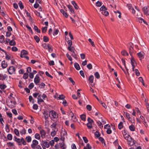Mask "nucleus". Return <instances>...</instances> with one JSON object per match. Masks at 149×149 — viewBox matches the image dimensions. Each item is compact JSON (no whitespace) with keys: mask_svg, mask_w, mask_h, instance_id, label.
I'll return each instance as SVG.
<instances>
[{"mask_svg":"<svg viewBox=\"0 0 149 149\" xmlns=\"http://www.w3.org/2000/svg\"><path fill=\"white\" fill-rule=\"evenodd\" d=\"M140 117L143 120V123L144 124V125L146 127H147L148 126L146 124L147 123L146 120L145 119L144 117L142 116L141 115L140 116Z\"/></svg>","mask_w":149,"mask_h":149,"instance_id":"nucleus-13","label":"nucleus"},{"mask_svg":"<svg viewBox=\"0 0 149 149\" xmlns=\"http://www.w3.org/2000/svg\"><path fill=\"white\" fill-rule=\"evenodd\" d=\"M124 137L127 141H130V140H129V139H131V137L129 135H127V134H125L124 135Z\"/></svg>","mask_w":149,"mask_h":149,"instance_id":"nucleus-16","label":"nucleus"},{"mask_svg":"<svg viewBox=\"0 0 149 149\" xmlns=\"http://www.w3.org/2000/svg\"><path fill=\"white\" fill-rule=\"evenodd\" d=\"M87 67L90 70L92 68V65L90 63L87 65Z\"/></svg>","mask_w":149,"mask_h":149,"instance_id":"nucleus-62","label":"nucleus"},{"mask_svg":"<svg viewBox=\"0 0 149 149\" xmlns=\"http://www.w3.org/2000/svg\"><path fill=\"white\" fill-rule=\"evenodd\" d=\"M49 116L52 119V118H56L58 117V115L57 113L54 110L51 111H49Z\"/></svg>","mask_w":149,"mask_h":149,"instance_id":"nucleus-2","label":"nucleus"},{"mask_svg":"<svg viewBox=\"0 0 149 149\" xmlns=\"http://www.w3.org/2000/svg\"><path fill=\"white\" fill-rule=\"evenodd\" d=\"M34 38L37 42L38 43L39 42L40 39L37 36H35L34 37Z\"/></svg>","mask_w":149,"mask_h":149,"instance_id":"nucleus-36","label":"nucleus"},{"mask_svg":"<svg viewBox=\"0 0 149 149\" xmlns=\"http://www.w3.org/2000/svg\"><path fill=\"white\" fill-rule=\"evenodd\" d=\"M20 133L22 135L25 134L26 133V130L24 128H23L20 131Z\"/></svg>","mask_w":149,"mask_h":149,"instance_id":"nucleus-22","label":"nucleus"},{"mask_svg":"<svg viewBox=\"0 0 149 149\" xmlns=\"http://www.w3.org/2000/svg\"><path fill=\"white\" fill-rule=\"evenodd\" d=\"M40 78L37 75H36L34 79V82L36 85H38V84L40 81Z\"/></svg>","mask_w":149,"mask_h":149,"instance_id":"nucleus-6","label":"nucleus"},{"mask_svg":"<svg viewBox=\"0 0 149 149\" xmlns=\"http://www.w3.org/2000/svg\"><path fill=\"white\" fill-rule=\"evenodd\" d=\"M43 113V114L44 115V118L45 120L47 119L48 117L47 112L46 111H44Z\"/></svg>","mask_w":149,"mask_h":149,"instance_id":"nucleus-19","label":"nucleus"},{"mask_svg":"<svg viewBox=\"0 0 149 149\" xmlns=\"http://www.w3.org/2000/svg\"><path fill=\"white\" fill-rule=\"evenodd\" d=\"M75 68L77 70H79L80 69V67L79 64L77 63H75L74 64Z\"/></svg>","mask_w":149,"mask_h":149,"instance_id":"nucleus-15","label":"nucleus"},{"mask_svg":"<svg viewBox=\"0 0 149 149\" xmlns=\"http://www.w3.org/2000/svg\"><path fill=\"white\" fill-rule=\"evenodd\" d=\"M28 76H29V74H28V73H24V74L23 78L24 79H26L28 78Z\"/></svg>","mask_w":149,"mask_h":149,"instance_id":"nucleus-44","label":"nucleus"},{"mask_svg":"<svg viewBox=\"0 0 149 149\" xmlns=\"http://www.w3.org/2000/svg\"><path fill=\"white\" fill-rule=\"evenodd\" d=\"M1 66L3 68H6L7 66V64L5 61H2L1 63Z\"/></svg>","mask_w":149,"mask_h":149,"instance_id":"nucleus-10","label":"nucleus"},{"mask_svg":"<svg viewBox=\"0 0 149 149\" xmlns=\"http://www.w3.org/2000/svg\"><path fill=\"white\" fill-rule=\"evenodd\" d=\"M34 29L38 33H40V30L38 29L37 26H34Z\"/></svg>","mask_w":149,"mask_h":149,"instance_id":"nucleus-32","label":"nucleus"},{"mask_svg":"<svg viewBox=\"0 0 149 149\" xmlns=\"http://www.w3.org/2000/svg\"><path fill=\"white\" fill-rule=\"evenodd\" d=\"M43 41L45 42H47L49 40V39L46 36H43Z\"/></svg>","mask_w":149,"mask_h":149,"instance_id":"nucleus-40","label":"nucleus"},{"mask_svg":"<svg viewBox=\"0 0 149 149\" xmlns=\"http://www.w3.org/2000/svg\"><path fill=\"white\" fill-rule=\"evenodd\" d=\"M86 108L89 111H90L91 110V106L90 105H88L86 106Z\"/></svg>","mask_w":149,"mask_h":149,"instance_id":"nucleus-59","label":"nucleus"},{"mask_svg":"<svg viewBox=\"0 0 149 149\" xmlns=\"http://www.w3.org/2000/svg\"><path fill=\"white\" fill-rule=\"evenodd\" d=\"M15 38H14L12 40L10 41L9 42V45L11 46L15 45H16L15 41L14 40Z\"/></svg>","mask_w":149,"mask_h":149,"instance_id":"nucleus-14","label":"nucleus"},{"mask_svg":"<svg viewBox=\"0 0 149 149\" xmlns=\"http://www.w3.org/2000/svg\"><path fill=\"white\" fill-rule=\"evenodd\" d=\"M93 79L94 77L92 75L89 76L88 78L89 81L91 83H93Z\"/></svg>","mask_w":149,"mask_h":149,"instance_id":"nucleus-12","label":"nucleus"},{"mask_svg":"<svg viewBox=\"0 0 149 149\" xmlns=\"http://www.w3.org/2000/svg\"><path fill=\"white\" fill-rule=\"evenodd\" d=\"M94 75L95 77L97 79H99L100 78V75L98 72H96L95 74Z\"/></svg>","mask_w":149,"mask_h":149,"instance_id":"nucleus-35","label":"nucleus"},{"mask_svg":"<svg viewBox=\"0 0 149 149\" xmlns=\"http://www.w3.org/2000/svg\"><path fill=\"white\" fill-rule=\"evenodd\" d=\"M68 46L71 47L72 45V41L71 40H69L68 41Z\"/></svg>","mask_w":149,"mask_h":149,"instance_id":"nucleus-51","label":"nucleus"},{"mask_svg":"<svg viewBox=\"0 0 149 149\" xmlns=\"http://www.w3.org/2000/svg\"><path fill=\"white\" fill-rule=\"evenodd\" d=\"M66 56L68 58V59L70 61H72V58L68 54H66Z\"/></svg>","mask_w":149,"mask_h":149,"instance_id":"nucleus-53","label":"nucleus"},{"mask_svg":"<svg viewBox=\"0 0 149 149\" xmlns=\"http://www.w3.org/2000/svg\"><path fill=\"white\" fill-rule=\"evenodd\" d=\"M68 79L70 81L72 82L73 85H74L75 84V83L72 78L69 77V78Z\"/></svg>","mask_w":149,"mask_h":149,"instance_id":"nucleus-60","label":"nucleus"},{"mask_svg":"<svg viewBox=\"0 0 149 149\" xmlns=\"http://www.w3.org/2000/svg\"><path fill=\"white\" fill-rule=\"evenodd\" d=\"M25 139L28 142H30L31 141V138L29 136L26 137Z\"/></svg>","mask_w":149,"mask_h":149,"instance_id":"nucleus-25","label":"nucleus"},{"mask_svg":"<svg viewBox=\"0 0 149 149\" xmlns=\"http://www.w3.org/2000/svg\"><path fill=\"white\" fill-rule=\"evenodd\" d=\"M99 140L102 143H104V145H106L105 143L104 142V140L103 138H102V137H100L99 138Z\"/></svg>","mask_w":149,"mask_h":149,"instance_id":"nucleus-50","label":"nucleus"},{"mask_svg":"<svg viewBox=\"0 0 149 149\" xmlns=\"http://www.w3.org/2000/svg\"><path fill=\"white\" fill-rule=\"evenodd\" d=\"M7 138L8 140H11L12 139L13 136L11 134H8L7 136Z\"/></svg>","mask_w":149,"mask_h":149,"instance_id":"nucleus-30","label":"nucleus"},{"mask_svg":"<svg viewBox=\"0 0 149 149\" xmlns=\"http://www.w3.org/2000/svg\"><path fill=\"white\" fill-rule=\"evenodd\" d=\"M57 125V123L56 122H55L53 123L52 125L51 126V127L52 128L53 127L54 128L55 130H56V131H57L58 129L56 128V125Z\"/></svg>","mask_w":149,"mask_h":149,"instance_id":"nucleus-17","label":"nucleus"},{"mask_svg":"<svg viewBox=\"0 0 149 149\" xmlns=\"http://www.w3.org/2000/svg\"><path fill=\"white\" fill-rule=\"evenodd\" d=\"M86 125L88 128L89 129H91L92 127V123H88L86 124Z\"/></svg>","mask_w":149,"mask_h":149,"instance_id":"nucleus-43","label":"nucleus"},{"mask_svg":"<svg viewBox=\"0 0 149 149\" xmlns=\"http://www.w3.org/2000/svg\"><path fill=\"white\" fill-rule=\"evenodd\" d=\"M65 96L63 95H60L59 97H58V98L59 99L61 100H63Z\"/></svg>","mask_w":149,"mask_h":149,"instance_id":"nucleus-63","label":"nucleus"},{"mask_svg":"<svg viewBox=\"0 0 149 149\" xmlns=\"http://www.w3.org/2000/svg\"><path fill=\"white\" fill-rule=\"evenodd\" d=\"M45 84L44 83H42L39 85V87L40 88H44Z\"/></svg>","mask_w":149,"mask_h":149,"instance_id":"nucleus-52","label":"nucleus"},{"mask_svg":"<svg viewBox=\"0 0 149 149\" xmlns=\"http://www.w3.org/2000/svg\"><path fill=\"white\" fill-rule=\"evenodd\" d=\"M67 6L68 8L70 10L71 13H74V11L73 9L72 8V6L71 5H68Z\"/></svg>","mask_w":149,"mask_h":149,"instance_id":"nucleus-18","label":"nucleus"},{"mask_svg":"<svg viewBox=\"0 0 149 149\" xmlns=\"http://www.w3.org/2000/svg\"><path fill=\"white\" fill-rule=\"evenodd\" d=\"M97 123L98 124L99 127L100 128H102L103 127V126L102 125V123L100 121H98L97 122Z\"/></svg>","mask_w":149,"mask_h":149,"instance_id":"nucleus-29","label":"nucleus"},{"mask_svg":"<svg viewBox=\"0 0 149 149\" xmlns=\"http://www.w3.org/2000/svg\"><path fill=\"white\" fill-rule=\"evenodd\" d=\"M38 143L36 140H33L32 141V143L31 144V147L33 149H42L41 146L40 145H38Z\"/></svg>","mask_w":149,"mask_h":149,"instance_id":"nucleus-1","label":"nucleus"},{"mask_svg":"<svg viewBox=\"0 0 149 149\" xmlns=\"http://www.w3.org/2000/svg\"><path fill=\"white\" fill-rule=\"evenodd\" d=\"M106 132L108 134H110L111 133L112 131L110 129V127L108 128V129L107 130Z\"/></svg>","mask_w":149,"mask_h":149,"instance_id":"nucleus-55","label":"nucleus"},{"mask_svg":"<svg viewBox=\"0 0 149 149\" xmlns=\"http://www.w3.org/2000/svg\"><path fill=\"white\" fill-rule=\"evenodd\" d=\"M47 27L45 26L42 27V32L43 33H45L47 31Z\"/></svg>","mask_w":149,"mask_h":149,"instance_id":"nucleus-28","label":"nucleus"},{"mask_svg":"<svg viewBox=\"0 0 149 149\" xmlns=\"http://www.w3.org/2000/svg\"><path fill=\"white\" fill-rule=\"evenodd\" d=\"M56 130H54L51 133V135L52 136H54L56 134Z\"/></svg>","mask_w":149,"mask_h":149,"instance_id":"nucleus-41","label":"nucleus"},{"mask_svg":"<svg viewBox=\"0 0 149 149\" xmlns=\"http://www.w3.org/2000/svg\"><path fill=\"white\" fill-rule=\"evenodd\" d=\"M137 54L139 57L140 58V60H141L142 58H144V53L143 52H140L137 53Z\"/></svg>","mask_w":149,"mask_h":149,"instance_id":"nucleus-9","label":"nucleus"},{"mask_svg":"<svg viewBox=\"0 0 149 149\" xmlns=\"http://www.w3.org/2000/svg\"><path fill=\"white\" fill-rule=\"evenodd\" d=\"M28 54L27 52L25 50H23L22 51L21 54H20V57L21 58H23V56H25V55L27 54Z\"/></svg>","mask_w":149,"mask_h":149,"instance_id":"nucleus-8","label":"nucleus"},{"mask_svg":"<svg viewBox=\"0 0 149 149\" xmlns=\"http://www.w3.org/2000/svg\"><path fill=\"white\" fill-rule=\"evenodd\" d=\"M135 73L136 75L137 76H139L140 74V73L139 72V70L137 69H135Z\"/></svg>","mask_w":149,"mask_h":149,"instance_id":"nucleus-56","label":"nucleus"},{"mask_svg":"<svg viewBox=\"0 0 149 149\" xmlns=\"http://www.w3.org/2000/svg\"><path fill=\"white\" fill-rule=\"evenodd\" d=\"M60 147L63 149H65L66 147L64 146V143L63 142L60 145Z\"/></svg>","mask_w":149,"mask_h":149,"instance_id":"nucleus-64","label":"nucleus"},{"mask_svg":"<svg viewBox=\"0 0 149 149\" xmlns=\"http://www.w3.org/2000/svg\"><path fill=\"white\" fill-rule=\"evenodd\" d=\"M40 133L41 135V136L42 138L45 137L46 133L45 131L43 130H42L40 131Z\"/></svg>","mask_w":149,"mask_h":149,"instance_id":"nucleus-7","label":"nucleus"},{"mask_svg":"<svg viewBox=\"0 0 149 149\" xmlns=\"http://www.w3.org/2000/svg\"><path fill=\"white\" fill-rule=\"evenodd\" d=\"M34 84L33 83H31L29 86V88L30 89H31L34 87Z\"/></svg>","mask_w":149,"mask_h":149,"instance_id":"nucleus-54","label":"nucleus"},{"mask_svg":"<svg viewBox=\"0 0 149 149\" xmlns=\"http://www.w3.org/2000/svg\"><path fill=\"white\" fill-rule=\"evenodd\" d=\"M123 127V123L122 122H120L118 126V127L119 129L120 130Z\"/></svg>","mask_w":149,"mask_h":149,"instance_id":"nucleus-26","label":"nucleus"},{"mask_svg":"<svg viewBox=\"0 0 149 149\" xmlns=\"http://www.w3.org/2000/svg\"><path fill=\"white\" fill-rule=\"evenodd\" d=\"M129 128L130 130L132 131H134L135 130V128L133 125H132L129 126Z\"/></svg>","mask_w":149,"mask_h":149,"instance_id":"nucleus-23","label":"nucleus"},{"mask_svg":"<svg viewBox=\"0 0 149 149\" xmlns=\"http://www.w3.org/2000/svg\"><path fill=\"white\" fill-rule=\"evenodd\" d=\"M18 5L19 6L20 8L22 10L24 8V6L23 5L22 2L21 1H19L18 3Z\"/></svg>","mask_w":149,"mask_h":149,"instance_id":"nucleus-27","label":"nucleus"},{"mask_svg":"<svg viewBox=\"0 0 149 149\" xmlns=\"http://www.w3.org/2000/svg\"><path fill=\"white\" fill-rule=\"evenodd\" d=\"M67 134V132L65 131H63V130H62L61 132V134L62 135V136H64L65 135H66Z\"/></svg>","mask_w":149,"mask_h":149,"instance_id":"nucleus-57","label":"nucleus"},{"mask_svg":"<svg viewBox=\"0 0 149 149\" xmlns=\"http://www.w3.org/2000/svg\"><path fill=\"white\" fill-rule=\"evenodd\" d=\"M35 137L37 139H39L40 138V136L39 134L36 133L35 135Z\"/></svg>","mask_w":149,"mask_h":149,"instance_id":"nucleus-34","label":"nucleus"},{"mask_svg":"<svg viewBox=\"0 0 149 149\" xmlns=\"http://www.w3.org/2000/svg\"><path fill=\"white\" fill-rule=\"evenodd\" d=\"M58 32L59 31L58 29H56L54 31V32L53 33V35L54 36L58 34Z\"/></svg>","mask_w":149,"mask_h":149,"instance_id":"nucleus-61","label":"nucleus"},{"mask_svg":"<svg viewBox=\"0 0 149 149\" xmlns=\"http://www.w3.org/2000/svg\"><path fill=\"white\" fill-rule=\"evenodd\" d=\"M121 53L124 56H125L126 55H127V56L128 55V53L125 50H123L121 52Z\"/></svg>","mask_w":149,"mask_h":149,"instance_id":"nucleus-20","label":"nucleus"},{"mask_svg":"<svg viewBox=\"0 0 149 149\" xmlns=\"http://www.w3.org/2000/svg\"><path fill=\"white\" fill-rule=\"evenodd\" d=\"M21 142H22V144L23 145H26V142L25 141L24 139L23 138L21 139Z\"/></svg>","mask_w":149,"mask_h":149,"instance_id":"nucleus-46","label":"nucleus"},{"mask_svg":"<svg viewBox=\"0 0 149 149\" xmlns=\"http://www.w3.org/2000/svg\"><path fill=\"white\" fill-rule=\"evenodd\" d=\"M87 121H88V123H94V121L90 117H88L87 119Z\"/></svg>","mask_w":149,"mask_h":149,"instance_id":"nucleus-37","label":"nucleus"},{"mask_svg":"<svg viewBox=\"0 0 149 149\" xmlns=\"http://www.w3.org/2000/svg\"><path fill=\"white\" fill-rule=\"evenodd\" d=\"M107 10V8L104 6L103 5L100 8V11H104Z\"/></svg>","mask_w":149,"mask_h":149,"instance_id":"nucleus-33","label":"nucleus"},{"mask_svg":"<svg viewBox=\"0 0 149 149\" xmlns=\"http://www.w3.org/2000/svg\"><path fill=\"white\" fill-rule=\"evenodd\" d=\"M9 74H15V68L13 66H10L8 70Z\"/></svg>","mask_w":149,"mask_h":149,"instance_id":"nucleus-4","label":"nucleus"},{"mask_svg":"<svg viewBox=\"0 0 149 149\" xmlns=\"http://www.w3.org/2000/svg\"><path fill=\"white\" fill-rule=\"evenodd\" d=\"M96 5L97 6L100 7L102 5V2L98 1L96 2Z\"/></svg>","mask_w":149,"mask_h":149,"instance_id":"nucleus-48","label":"nucleus"},{"mask_svg":"<svg viewBox=\"0 0 149 149\" xmlns=\"http://www.w3.org/2000/svg\"><path fill=\"white\" fill-rule=\"evenodd\" d=\"M42 47L45 49H47L49 48V44H47L46 43H44L42 45Z\"/></svg>","mask_w":149,"mask_h":149,"instance_id":"nucleus-21","label":"nucleus"},{"mask_svg":"<svg viewBox=\"0 0 149 149\" xmlns=\"http://www.w3.org/2000/svg\"><path fill=\"white\" fill-rule=\"evenodd\" d=\"M80 118L81 119L84 121H85L86 120V115L84 114H82L80 116Z\"/></svg>","mask_w":149,"mask_h":149,"instance_id":"nucleus-38","label":"nucleus"},{"mask_svg":"<svg viewBox=\"0 0 149 149\" xmlns=\"http://www.w3.org/2000/svg\"><path fill=\"white\" fill-rule=\"evenodd\" d=\"M71 55L72 56V57H73L74 58L76 59H77V55L76 54L74 51L72 52V53L71 54Z\"/></svg>","mask_w":149,"mask_h":149,"instance_id":"nucleus-31","label":"nucleus"},{"mask_svg":"<svg viewBox=\"0 0 149 149\" xmlns=\"http://www.w3.org/2000/svg\"><path fill=\"white\" fill-rule=\"evenodd\" d=\"M88 40L89 42H90L91 45L93 47H95V44L93 41H92L91 39L90 38H89Z\"/></svg>","mask_w":149,"mask_h":149,"instance_id":"nucleus-47","label":"nucleus"},{"mask_svg":"<svg viewBox=\"0 0 149 149\" xmlns=\"http://www.w3.org/2000/svg\"><path fill=\"white\" fill-rule=\"evenodd\" d=\"M4 37L3 35H1L0 36V42L3 43L4 41Z\"/></svg>","mask_w":149,"mask_h":149,"instance_id":"nucleus-42","label":"nucleus"},{"mask_svg":"<svg viewBox=\"0 0 149 149\" xmlns=\"http://www.w3.org/2000/svg\"><path fill=\"white\" fill-rule=\"evenodd\" d=\"M142 10L145 14L146 15H149V9H148V8L147 7L145 6L144 7L142 8Z\"/></svg>","mask_w":149,"mask_h":149,"instance_id":"nucleus-5","label":"nucleus"},{"mask_svg":"<svg viewBox=\"0 0 149 149\" xmlns=\"http://www.w3.org/2000/svg\"><path fill=\"white\" fill-rule=\"evenodd\" d=\"M101 13L102 14L104 15L105 16H107L109 14V12L107 11H106V10L102 11V12Z\"/></svg>","mask_w":149,"mask_h":149,"instance_id":"nucleus-39","label":"nucleus"},{"mask_svg":"<svg viewBox=\"0 0 149 149\" xmlns=\"http://www.w3.org/2000/svg\"><path fill=\"white\" fill-rule=\"evenodd\" d=\"M132 44H131L130 43V45L129 49V52L130 55L132 56V52H133V48L132 46Z\"/></svg>","mask_w":149,"mask_h":149,"instance_id":"nucleus-11","label":"nucleus"},{"mask_svg":"<svg viewBox=\"0 0 149 149\" xmlns=\"http://www.w3.org/2000/svg\"><path fill=\"white\" fill-rule=\"evenodd\" d=\"M21 141V139H19L18 138L17 139L16 141L18 143V145L19 146L22 145Z\"/></svg>","mask_w":149,"mask_h":149,"instance_id":"nucleus-49","label":"nucleus"},{"mask_svg":"<svg viewBox=\"0 0 149 149\" xmlns=\"http://www.w3.org/2000/svg\"><path fill=\"white\" fill-rule=\"evenodd\" d=\"M95 136H96L97 137H98L100 136V134L99 133V132L97 131H96L95 133Z\"/></svg>","mask_w":149,"mask_h":149,"instance_id":"nucleus-58","label":"nucleus"},{"mask_svg":"<svg viewBox=\"0 0 149 149\" xmlns=\"http://www.w3.org/2000/svg\"><path fill=\"white\" fill-rule=\"evenodd\" d=\"M14 132L15 134L17 136H19V130L17 129H15L14 130Z\"/></svg>","mask_w":149,"mask_h":149,"instance_id":"nucleus-24","label":"nucleus"},{"mask_svg":"<svg viewBox=\"0 0 149 149\" xmlns=\"http://www.w3.org/2000/svg\"><path fill=\"white\" fill-rule=\"evenodd\" d=\"M6 87V86L5 84H1L0 85V88L1 89H4Z\"/></svg>","mask_w":149,"mask_h":149,"instance_id":"nucleus-45","label":"nucleus"},{"mask_svg":"<svg viewBox=\"0 0 149 149\" xmlns=\"http://www.w3.org/2000/svg\"><path fill=\"white\" fill-rule=\"evenodd\" d=\"M41 145L43 149H46L45 147L48 148L49 147V143L45 141L42 140L41 143Z\"/></svg>","mask_w":149,"mask_h":149,"instance_id":"nucleus-3","label":"nucleus"}]
</instances>
